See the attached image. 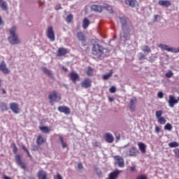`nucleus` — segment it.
<instances>
[{"label":"nucleus","mask_w":179,"mask_h":179,"mask_svg":"<svg viewBox=\"0 0 179 179\" xmlns=\"http://www.w3.org/2000/svg\"><path fill=\"white\" fill-rule=\"evenodd\" d=\"M16 27H13L10 29L8 41L10 44H12L13 45H16V44H19L20 43V39H19V36L16 34Z\"/></svg>","instance_id":"nucleus-1"},{"label":"nucleus","mask_w":179,"mask_h":179,"mask_svg":"<svg viewBox=\"0 0 179 179\" xmlns=\"http://www.w3.org/2000/svg\"><path fill=\"white\" fill-rule=\"evenodd\" d=\"M92 55H94L96 58H100L104 54V48L100 44H93L92 47Z\"/></svg>","instance_id":"nucleus-2"},{"label":"nucleus","mask_w":179,"mask_h":179,"mask_svg":"<svg viewBox=\"0 0 179 179\" xmlns=\"http://www.w3.org/2000/svg\"><path fill=\"white\" fill-rule=\"evenodd\" d=\"M48 99L50 100V103L52 106L54 104V101H61V94H58L57 91H53L49 94Z\"/></svg>","instance_id":"nucleus-3"},{"label":"nucleus","mask_w":179,"mask_h":179,"mask_svg":"<svg viewBox=\"0 0 179 179\" xmlns=\"http://www.w3.org/2000/svg\"><path fill=\"white\" fill-rule=\"evenodd\" d=\"M132 30H134V25L127 24V27H124V31H122V37H123V38H125V40H128Z\"/></svg>","instance_id":"nucleus-4"},{"label":"nucleus","mask_w":179,"mask_h":179,"mask_svg":"<svg viewBox=\"0 0 179 179\" xmlns=\"http://www.w3.org/2000/svg\"><path fill=\"white\" fill-rule=\"evenodd\" d=\"M46 36L50 41H55V33L54 32V27H48L46 30Z\"/></svg>","instance_id":"nucleus-5"},{"label":"nucleus","mask_w":179,"mask_h":179,"mask_svg":"<svg viewBox=\"0 0 179 179\" xmlns=\"http://www.w3.org/2000/svg\"><path fill=\"white\" fill-rule=\"evenodd\" d=\"M114 160L115 161L116 164L119 166L121 169L125 167V162H124V158L120 155H115L114 157Z\"/></svg>","instance_id":"nucleus-6"},{"label":"nucleus","mask_w":179,"mask_h":179,"mask_svg":"<svg viewBox=\"0 0 179 179\" xmlns=\"http://www.w3.org/2000/svg\"><path fill=\"white\" fill-rule=\"evenodd\" d=\"M120 23L122 24V31H125V27L128 24V17L125 16L118 17Z\"/></svg>","instance_id":"nucleus-7"},{"label":"nucleus","mask_w":179,"mask_h":179,"mask_svg":"<svg viewBox=\"0 0 179 179\" xmlns=\"http://www.w3.org/2000/svg\"><path fill=\"white\" fill-rule=\"evenodd\" d=\"M81 87L83 89H89V87H92V80H90V78H85L81 82Z\"/></svg>","instance_id":"nucleus-8"},{"label":"nucleus","mask_w":179,"mask_h":179,"mask_svg":"<svg viewBox=\"0 0 179 179\" xmlns=\"http://www.w3.org/2000/svg\"><path fill=\"white\" fill-rule=\"evenodd\" d=\"M15 162H16L17 164H18V166H20L21 169H22L23 170H26L27 166L24 164V162H23V161H22L20 155H17L15 156Z\"/></svg>","instance_id":"nucleus-9"},{"label":"nucleus","mask_w":179,"mask_h":179,"mask_svg":"<svg viewBox=\"0 0 179 179\" xmlns=\"http://www.w3.org/2000/svg\"><path fill=\"white\" fill-rule=\"evenodd\" d=\"M178 101H179V97H178V99H176V97H174V96L173 95L169 96V100L168 101L169 104V107H171L173 108V107H174V106H176V104H177Z\"/></svg>","instance_id":"nucleus-10"},{"label":"nucleus","mask_w":179,"mask_h":179,"mask_svg":"<svg viewBox=\"0 0 179 179\" xmlns=\"http://www.w3.org/2000/svg\"><path fill=\"white\" fill-rule=\"evenodd\" d=\"M37 177L38 179H48V173L45 171L41 169L37 173Z\"/></svg>","instance_id":"nucleus-11"},{"label":"nucleus","mask_w":179,"mask_h":179,"mask_svg":"<svg viewBox=\"0 0 179 179\" xmlns=\"http://www.w3.org/2000/svg\"><path fill=\"white\" fill-rule=\"evenodd\" d=\"M10 108L14 113V114H19L20 113L19 108V104L15 102L10 103Z\"/></svg>","instance_id":"nucleus-12"},{"label":"nucleus","mask_w":179,"mask_h":179,"mask_svg":"<svg viewBox=\"0 0 179 179\" xmlns=\"http://www.w3.org/2000/svg\"><path fill=\"white\" fill-rule=\"evenodd\" d=\"M57 109L59 113H64L66 115H69V114H71V108L68 106H59Z\"/></svg>","instance_id":"nucleus-13"},{"label":"nucleus","mask_w":179,"mask_h":179,"mask_svg":"<svg viewBox=\"0 0 179 179\" xmlns=\"http://www.w3.org/2000/svg\"><path fill=\"white\" fill-rule=\"evenodd\" d=\"M69 52V50L64 48H60L57 50V57H64V55H66Z\"/></svg>","instance_id":"nucleus-14"},{"label":"nucleus","mask_w":179,"mask_h":179,"mask_svg":"<svg viewBox=\"0 0 179 179\" xmlns=\"http://www.w3.org/2000/svg\"><path fill=\"white\" fill-rule=\"evenodd\" d=\"M103 138L107 143H113V142H114V136L111 133L105 134Z\"/></svg>","instance_id":"nucleus-15"},{"label":"nucleus","mask_w":179,"mask_h":179,"mask_svg":"<svg viewBox=\"0 0 179 179\" xmlns=\"http://www.w3.org/2000/svg\"><path fill=\"white\" fill-rule=\"evenodd\" d=\"M69 76L71 80H72V82H73L74 83H76V82L79 80V75L74 71L71 72L69 74Z\"/></svg>","instance_id":"nucleus-16"},{"label":"nucleus","mask_w":179,"mask_h":179,"mask_svg":"<svg viewBox=\"0 0 179 179\" xmlns=\"http://www.w3.org/2000/svg\"><path fill=\"white\" fill-rule=\"evenodd\" d=\"M136 103H138V99L134 97L133 99H130L129 109L131 111H135L136 110Z\"/></svg>","instance_id":"nucleus-17"},{"label":"nucleus","mask_w":179,"mask_h":179,"mask_svg":"<svg viewBox=\"0 0 179 179\" xmlns=\"http://www.w3.org/2000/svg\"><path fill=\"white\" fill-rule=\"evenodd\" d=\"M158 5H159V6H163L164 8H169V6H171V1L169 0H159L158 1Z\"/></svg>","instance_id":"nucleus-18"},{"label":"nucleus","mask_w":179,"mask_h":179,"mask_svg":"<svg viewBox=\"0 0 179 179\" xmlns=\"http://www.w3.org/2000/svg\"><path fill=\"white\" fill-rule=\"evenodd\" d=\"M0 71H1V72H3V73L5 75H8V73L10 72L9 69L6 68V64L3 61L0 64Z\"/></svg>","instance_id":"nucleus-19"},{"label":"nucleus","mask_w":179,"mask_h":179,"mask_svg":"<svg viewBox=\"0 0 179 179\" xmlns=\"http://www.w3.org/2000/svg\"><path fill=\"white\" fill-rule=\"evenodd\" d=\"M138 153H139V150H138V148H136V147H131L129 150V155L130 157H135L138 155Z\"/></svg>","instance_id":"nucleus-20"},{"label":"nucleus","mask_w":179,"mask_h":179,"mask_svg":"<svg viewBox=\"0 0 179 179\" xmlns=\"http://www.w3.org/2000/svg\"><path fill=\"white\" fill-rule=\"evenodd\" d=\"M77 38L78 41H81V43H86V36L82 31H79L77 33Z\"/></svg>","instance_id":"nucleus-21"},{"label":"nucleus","mask_w":179,"mask_h":179,"mask_svg":"<svg viewBox=\"0 0 179 179\" xmlns=\"http://www.w3.org/2000/svg\"><path fill=\"white\" fill-rule=\"evenodd\" d=\"M46 142H47V138H44L43 137V136H38L36 138V145H38V146H41V145H43Z\"/></svg>","instance_id":"nucleus-22"},{"label":"nucleus","mask_w":179,"mask_h":179,"mask_svg":"<svg viewBox=\"0 0 179 179\" xmlns=\"http://www.w3.org/2000/svg\"><path fill=\"white\" fill-rule=\"evenodd\" d=\"M41 71L45 73V75H47L48 78H51V79H54V76H52V72H51V70L47 69L46 67H42Z\"/></svg>","instance_id":"nucleus-23"},{"label":"nucleus","mask_w":179,"mask_h":179,"mask_svg":"<svg viewBox=\"0 0 179 179\" xmlns=\"http://www.w3.org/2000/svg\"><path fill=\"white\" fill-rule=\"evenodd\" d=\"M120 173H121V171H118V170L111 172L108 176V179L118 178V176H120Z\"/></svg>","instance_id":"nucleus-24"},{"label":"nucleus","mask_w":179,"mask_h":179,"mask_svg":"<svg viewBox=\"0 0 179 179\" xmlns=\"http://www.w3.org/2000/svg\"><path fill=\"white\" fill-rule=\"evenodd\" d=\"M92 10H94V12H103V7L101 6L93 4L91 6Z\"/></svg>","instance_id":"nucleus-25"},{"label":"nucleus","mask_w":179,"mask_h":179,"mask_svg":"<svg viewBox=\"0 0 179 179\" xmlns=\"http://www.w3.org/2000/svg\"><path fill=\"white\" fill-rule=\"evenodd\" d=\"M124 3L128 5V6H131V8H135V6H136L137 1L136 0H124Z\"/></svg>","instance_id":"nucleus-26"},{"label":"nucleus","mask_w":179,"mask_h":179,"mask_svg":"<svg viewBox=\"0 0 179 179\" xmlns=\"http://www.w3.org/2000/svg\"><path fill=\"white\" fill-rule=\"evenodd\" d=\"M159 48H162V50H165L166 51H168L169 52H173V48H170L168 45L164 44H159Z\"/></svg>","instance_id":"nucleus-27"},{"label":"nucleus","mask_w":179,"mask_h":179,"mask_svg":"<svg viewBox=\"0 0 179 179\" xmlns=\"http://www.w3.org/2000/svg\"><path fill=\"white\" fill-rule=\"evenodd\" d=\"M90 25V20L87 17H85L83 20V28L86 30Z\"/></svg>","instance_id":"nucleus-28"},{"label":"nucleus","mask_w":179,"mask_h":179,"mask_svg":"<svg viewBox=\"0 0 179 179\" xmlns=\"http://www.w3.org/2000/svg\"><path fill=\"white\" fill-rule=\"evenodd\" d=\"M138 146L139 150H141V153H146V145L145 143L142 142H139L138 143Z\"/></svg>","instance_id":"nucleus-29"},{"label":"nucleus","mask_w":179,"mask_h":179,"mask_svg":"<svg viewBox=\"0 0 179 179\" xmlns=\"http://www.w3.org/2000/svg\"><path fill=\"white\" fill-rule=\"evenodd\" d=\"M0 8L2 10H8V3L3 0H0Z\"/></svg>","instance_id":"nucleus-30"},{"label":"nucleus","mask_w":179,"mask_h":179,"mask_svg":"<svg viewBox=\"0 0 179 179\" xmlns=\"http://www.w3.org/2000/svg\"><path fill=\"white\" fill-rule=\"evenodd\" d=\"M59 141H60L62 148L63 149H66V148H68V144L64 141V137H62V136H59Z\"/></svg>","instance_id":"nucleus-31"},{"label":"nucleus","mask_w":179,"mask_h":179,"mask_svg":"<svg viewBox=\"0 0 179 179\" xmlns=\"http://www.w3.org/2000/svg\"><path fill=\"white\" fill-rule=\"evenodd\" d=\"M39 129L43 134H50V128L46 126L39 127Z\"/></svg>","instance_id":"nucleus-32"},{"label":"nucleus","mask_w":179,"mask_h":179,"mask_svg":"<svg viewBox=\"0 0 179 179\" xmlns=\"http://www.w3.org/2000/svg\"><path fill=\"white\" fill-rule=\"evenodd\" d=\"M111 76H113V70H110L108 73L103 75V80H107L110 79V78H111Z\"/></svg>","instance_id":"nucleus-33"},{"label":"nucleus","mask_w":179,"mask_h":179,"mask_svg":"<svg viewBox=\"0 0 179 179\" xmlns=\"http://www.w3.org/2000/svg\"><path fill=\"white\" fill-rule=\"evenodd\" d=\"M0 108H1L2 111H8V104L4 102H1Z\"/></svg>","instance_id":"nucleus-34"},{"label":"nucleus","mask_w":179,"mask_h":179,"mask_svg":"<svg viewBox=\"0 0 179 179\" xmlns=\"http://www.w3.org/2000/svg\"><path fill=\"white\" fill-rule=\"evenodd\" d=\"M141 51H143V52H147V54H149L151 50L150 48H149V46L143 45V47H141Z\"/></svg>","instance_id":"nucleus-35"},{"label":"nucleus","mask_w":179,"mask_h":179,"mask_svg":"<svg viewBox=\"0 0 179 179\" xmlns=\"http://www.w3.org/2000/svg\"><path fill=\"white\" fill-rule=\"evenodd\" d=\"M104 9L108 10V12H109L110 13H114V10L113 9V6H111L110 5H106L104 6Z\"/></svg>","instance_id":"nucleus-36"},{"label":"nucleus","mask_w":179,"mask_h":179,"mask_svg":"<svg viewBox=\"0 0 179 179\" xmlns=\"http://www.w3.org/2000/svg\"><path fill=\"white\" fill-rule=\"evenodd\" d=\"M169 148H178L179 143L178 142L173 141V142L169 143Z\"/></svg>","instance_id":"nucleus-37"},{"label":"nucleus","mask_w":179,"mask_h":179,"mask_svg":"<svg viewBox=\"0 0 179 179\" xmlns=\"http://www.w3.org/2000/svg\"><path fill=\"white\" fill-rule=\"evenodd\" d=\"M158 122L161 125H164V124H166V118H164V117H159Z\"/></svg>","instance_id":"nucleus-38"},{"label":"nucleus","mask_w":179,"mask_h":179,"mask_svg":"<svg viewBox=\"0 0 179 179\" xmlns=\"http://www.w3.org/2000/svg\"><path fill=\"white\" fill-rule=\"evenodd\" d=\"M87 76H93V69L92 67H88L86 71Z\"/></svg>","instance_id":"nucleus-39"},{"label":"nucleus","mask_w":179,"mask_h":179,"mask_svg":"<svg viewBox=\"0 0 179 179\" xmlns=\"http://www.w3.org/2000/svg\"><path fill=\"white\" fill-rule=\"evenodd\" d=\"M72 20H73V15L72 14L69 15L66 18V21L67 22V23H71Z\"/></svg>","instance_id":"nucleus-40"},{"label":"nucleus","mask_w":179,"mask_h":179,"mask_svg":"<svg viewBox=\"0 0 179 179\" xmlns=\"http://www.w3.org/2000/svg\"><path fill=\"white\" fill-rule=\"evenodd\" d=\"M164 129H165L166 131H171V129H173V126L171 125V124L167 123V124L164 126Z\"/></svg>","instance_id":"nucleus-41"},{"label":"nucleus","mask_w":179,"mask_h":179,"mask_svg":"<svg viewBox=\"0 0 179 179\" xmlns=\"http://www.w3.org/2000/svg\"><path fill=\"white\" fill-rule=\"evenodd\" d=\"M155 115H156V117L157 118V120L159 118H161L162 115H163V110H157V111H156Z\"/></svg>","instance_id":"nucleus-42"},{"label":"nucleus","mask_w":179,"mask_h":179,"mask_svg":"<svg viewBox=\"0 0 179 179\" xmlns=\"http://www.w3.org/2000/svg\"><path fill=\"white\" fill-rule=\"evenodd\" d=\"M11 146L13 147V152L14 155H16V153H17V147L16 146V144L15 143H13L11 144Z\"/></svg>","instance_id":"nucleus-43"},{"label":"nucleus","mask_w":179,"mask_h":179,"mask_svg":"<svg viewBox=\"0 0 179 179\" xmlns=\"http://www.w3.org/2000/svg\"><path fill=\"white\" fill-rule=\"evenodd\" d=\"M136 179H148V176L145 175V174H141L138 175Z\"/></svg>","instance_id":"nucleus-44"},{"label":"nucleus","mask_w":179,"mask_h":179,"mask_svg":"<svg viewBox=\"0 0 179 179\" xmlns=\"http://www.w3.org/2000/svg\"><path fill=\"white\" fill-rule=\"evenodd\" d=\"M173 75L174 73H173V71H171V70H169L167 73H166L165 76L166 78H171Z\"/></svg>","instance_id":"nucleus-45"},{"label":"nucleus","mask_w":179,"mask_h":179,"mask_svg":"<svg viewBox=\"0 0 179 179\" xmlns=\"http://www.w3.org/2000/svg\"><path fill=\"white\" fill-rule=\"evenodd\" d=\"M109 92H110V93H115L117 92V88H115V87H114V86H112L109 89Z\"/></svg>","instance_id":"nucleus-46"},{"label":"nucleus","mask_w":179,"mask_h":179,"mask_svg":"<svg viewBox=\"0 0 179 179\" xmlns=\"http://www.w3.org/2000/svg\"><path fill=\"white\" fill-rule=\"evenodd\" d=\"M92 146L94 148H99V146H100V143H99V141H95L92 143Z\"/></svg>","instance_id":"nucleus-47"},{"label":"nucleus","mask_w":179,"mask_h":179,"mask_svg":"<svg viewBox=\"0 0 179 179\" xmlns=\"http://www.w3.org/2000/svg\"><path fill=\"white\" fill-rule=\"evenodd\" d=\"M138 59H140V61H142V59H145V55L142 52H140Z\"/></svg>","instance_id":"nucleus-48"},{"label":"nucleus","mask_w":179,"mask_h":179,"mask_svg":"<svg viewBox=\"0 0 179 179\" xmlns=\"http://www.w3.org/2000/svg\"><path fill=\"white\" fill-rule=\"evenodd\" d=\"M159 99H163V97H164V94H163L162 92H158V94H157Z\"/></svg>","instance_id":"nucleus-49"},{"label":"nucleus","mask_w":179,"mask_h":179,"mask_svg":"<svg viewBox=\"0 0 179 179\" xmlns=\"http://www.w3.org/2000/svg\"><path fill=\"white\" fill-rule=\"evenodd\" d=\"M95 171L97 174V176H100L101 174V171H100V169H99V168L95 167Z\"/></svg>","instance_id":"nucleus-50"},{"label":"nucleus","mask_w":179,"mask_h":179,"mask_svg":"<svg viewBox=\"0 0 179 179\" xmlns=\"http://www.w3.org/2000/svg\"><path fill=\"white\" fill-rule=\"evenodd\" d=\"M156 58H157V57H156V56L150 57L149 58V62H155V59H156Z\"/></svg>","instance_id":"nucleus-51"},{"label":"nucleus","mask_w":179,"mask_h":179,"mask_svg":"<svg viewBox=\"0 0 179 179\" xmlns=\"http://www.w3.org/2000/svg\"><path fill=\"white\" fill-rule=\"evenodd\" d=\"M160 131H161L160 127H159V126H156L155 127V132H156V134H159Z\"/></svg>","instance_id":"nucleus-52"},{"label":"nucleus","mask_w":179,"mask_h":179,"mask_svg":"<svg viewBox=\"0 0 179 179\" xmlns=\"http://www.w3.org/2000/svg\"><path fill=\"white\" fill-rule=\"evenodd\" d=\"M78 167L80 170H82V169H83V164L82 163H78Z\"/></svg>","instance_id":"nucleus-53"},{"label":"nucleus","mask_w":179,"mask_h":179,"mask_svg":"<svg viewBox=\"0 0 179 179\" xmlns=\"http://www.w3.org/2000/svg\"><path fill=\"white\" fill-rule=\"evenodd\" d=\"M159 17H160V15H155L154 16V22H157V19H159Z\"/></svg>","instance_id":"nucleus-54"},{"label":"nucleus","mask_w":179,"mask_h":179,"mask_svg":"<svg viewBox=\"0 0 179 179\" xmlns=\"http://www.w3.org/2000/svg\"><path fill=\"white\" fill-rule=\"evenodd\" d=\"M173 52H176V53L179 52V48H178L177 49L173 48Z\"/></svg>","instance_id":"nucleus-55"},{"label":"nucleus","mask_w":179,"mask_h":179,"mask_svg":"<svg viewBox=\"0 0 179 179\" xmlns=\"http://www.w3.org/2000/svg\"><path fill=\"white\" fill-rule=\"evenodd\" d=\"M22 149H23V150H24V152H28L29 151V150L27 149V148H26L25 145H22Z\"/></svg>","instance_id":"nucleus-56"},{"label":"nucleus","mask_w":179,"mask_h":179,"mask_svg":"<svg viewBox=\"0 0 179 179\" xmlns=\"http://www.w3.org/2000/svg\"><path fill=\"white\" fill-rule=\"evenodd\" d=\"M56 9H57V10H58L59 9H62V7L61 6V4L57 5V7H56Z\"/></svg>","instance_id":"nucleus-57"},{"label":"nucleus","mask_w":179,"mask_h":179,"mask_svg":"<svg viewBox=\"0 0 179 179\" xmlns=\"http://www.w3.org/2000/svg\"><path fill=\"white\" fill-rule=\"evenodd\" d=\"M135 170H136L135 166H131V167L130 168V171H131L132 173H134V172L135 171Z\"/></svg>","instance_id":"nucleus-58"},{"label":"nucleus","mask_w":179,"mask_h":179,"mask_svg":"<svg viewBox=\"0 0 179 179\" xmlns=\"http://www.w3.org/2000/svg\"><path fill=\"white\" fill-rule=\"evenodd\" d=\"M1 24H3V20H2V17L0 15V26H1Z\"/></svg>","instance_id":"nucleus-59"},{"label":"nucleus","mask_w":179,"mask_h":179,"mask_svg":"<svg viewBox=\"0 0 179 179\" xmlns=\"http://www.w3.org/2000/svg\"><path fill=\"white\" fill-rule=\"evenodd\" d=\"M62 70L65 72H68V69L65 66H62Z\"/></svg>","instance_id":"nucleus-60"},{"label":"nucleus","mask_w":179,"mask_h":179,"mask_svg":"<svg viewBox=\"0 0 179 179\" xmlns=\"http://www.w3.org/2000/svg\"><path fill=\"white\" fill-rule=\"evenodd\" d=\"M3 179H11V178L10 177L7 176L6 175H4Z\"/></svg>","instance_id":"nucleus-61"},{"label":"nucleus","mask_w":179,"mask_h":179,"mask_svg":"<svg viewBox=\"0 0 179 179\" xmlns=\"http://www.w3.org/2000/svg\"><path fill=\"white\" fill-rule=\"evenodd\" d=\"M57 179H62V177L59 174L57 175Z\"/></svg>","instance_id":"nucleus-62"},{"label":"nucleus","mask_w":179,"mask_h":179,"mask_svg":"<svg viewBox=\"0 0 179 179\" xmlns=\"http://www.w3.org/2000/svg\"><path fill=\"white\" fill-rule=\"evenodd\" d=\"M108 100H109V101L113 102V101H114V98L109 97Z\"/></svg>","instance_id":"nucleus-63"},{"label":"nucleus","mask_w":179,"mask_h":179,"mask_svg":"<svg viewBox=\"0 0 179 179\" xmlns=\"http://www.w3.org/2000/svg\"><path fill=\"white\" fill-rule=\"evenodd\" d=\"M27 154L28 155V157H31V155H30V152H27Z\"/></svg>","instance_id":"nucleus-64"}]
</instances>
